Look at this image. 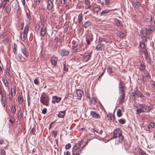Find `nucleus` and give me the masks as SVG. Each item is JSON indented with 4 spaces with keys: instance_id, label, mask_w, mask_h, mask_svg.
Returning <instances> with one entry per match:
<instances>
[{
    "instance_id": "nucleus-1",
    "label": "nucleus",
    "mask_w": 155,
    "mask_h": 155,
    "mask_svg": "<svg viewBox=\"0 0 155 155\" xmlns=\"http://www.w3.org/2000/svg\"><path fill=\"white\" fill-rule=\"evenodd\" d=\"M119 94L120 95L118 99V102L120 104H122L125 102V93L124 86L121 82L119 84Z\"/></svg>"
},
{
    "instance_id": "nucleus-2",
    "label": "nucleus",
    "mask_w": 155,
    "mask_h": 155,
    "mask_svg": "<svg viewBox=\"0 0 155 155\" xmlns=\"http://www.w3.org/2000/svg\"><path fill=\"white\" fill-rule=\"evenodd\" d=\"M40 101L44 105L46 106L49 105V98L46 94L44 92L42 93L40 97Z\"/></svg>"
},
{
    "instance_id": "nucleus-3",
    "label": "nucleus",
    "mask_w": 155,
    "mask_h": 155,
    "mask_svg": "<svg viewBox=\"0 0 155 155\" xmlns=\"http://www.w3.org/2000/svg\"><path fill=\"white\" fill-rule=\"evenodd\" d=\"M83 140H81L79 141L78 143H76L73 147L72 151H78V149H80L81 145L83 144Z\"/></svg>"
},
{
    "instance_id": "nucleus-4",
    "label": "nucleus",
    "mask_w": 155,
    "mask_h": 155,
    "mask_svg": "<svg viewBox=\"0 0 155 155\" xmlns=\"http://www.w3.org/2000/svg\"><path fill=\"white\" fill-rule=\"evenodd\" d=\"M53 0H48L47 2V8L49 11L50 12H52V8L53 7V3L52 1H53Z\"/></svg>"
},
{
    "instance_id": "nucleus-5",
    "label": "nucleus",
    "mask_w": 155,
    "mask_h": 155,
    "mask_svg": "<svg viewBox=\"0 0 155 155\" xmlns=\"http://www.w3.org/2000/svg\"><path fill=\"white\" fill-rule=\"evenodd\" d=\"M114 138L115 139V144L118 145L123 141L124 139V137L122 134H121Z\"/></svg>"
},
{
    "instance_id": "nucleus-6",
    "label": "nucleus",
    "mask_w": 155,
    "mask_h": 155,
    "mask_svg": "<svg viewBox=\"0 0 155 155\" xmlns=\"http://www.w3.org/2000/svg\"><path fill=\"white\" fill-rule=\"evenodd\" d=\"M113 137L114 138L122 134V132L120 129L117 128L114 130L113 132Z\"/></svg>"
},
{
    "instance_id": "nucleus-7",
    "label": "nucleus",
    "mask_w": 155,
    "mask_h": 155,
    "mask_svg": "<svg viewBox=\"0 0 155 155\" xmlns=\"http://www.w3.org/2000/svg\"><path fill=\"white\" fill-rule=\"evenodd\" d=\"M135 91L134 92V94L133 96H135L136 95L138 97H140L141 98H143L144 97V95L141 92L137 90V88L134 89Z\"/></svg>"
},
{
    "instance_id": "nucleus-8",
    "label": "nucleus",
    "mask_w": 155,
    "mask_h": 155,
    "mask_svg": "<svg viewBox=\"0 0 155 155\" xmlns=\"http://www.w3.org/2000/svg\"><path fill=\"white\" fill-rule=\"evenodd\" d=\"M59 53L62 56H67L69 54V52L65 49L61 50L59 51Z\"/></svg>"
},
{
    "instance_id": "nucleus-9",
    "label": "nucleus",
    "mask_w": 155,
    "mask_h": 155,
    "mask_svg": "<svg viewBox=\"0 0 155 155\" xmlns=\"http://www.w3.org/2000/svg\"><path fill=\"white\" fill-rule=\"evenodd\" d=\"M141 52H144L145 58L147 62L150 64H151V58L149 56L148 53L143 51H142Z\"/></svg>"
},
{
    "instance_id": "nucleus-10",
    "label": "nucleus",
    "mask_w": 155,
    "mask_h": 155,
    "mask_svg": "<svg viewBox=\"0 0 155 155\" xmlns=\"http://www.w3.org/2000/svg\"><path fill=\"white\" fill-rule=\"evenodd\" d=\"M77 98L78 99H81L82 95L83 94V91L80 89H78L76 91Z\"/></svg>"
},
{
    "instance_id": "nucleus-11",
    "label": "nucleus",
    "mask_w": 155,
    "mask_h": 155,
    "mask_svg": "<svg viewBox=\"0 0 155 155\" xmlns=\"http://www.w3.org/2000/svg\"><path fill=\"white\" fill-rule=\"evenodd\" d=\"M90 114L93 118L96 119H98L100 118V115L98 114H97L95 111H91Z\"/></svg>"
},
{
    "instance_id": "nucleus-12",
    "label": "nucleus",
    "mask_w": 155,
    "mask_h": 155,
    "mask_svg": "<svg viewBox=\"0 0 155 155\" xmlns=\"http://www.w3.org/2000/svg\"><path fill=\"white\" fill-rule=\"evenodd\" d=\"M61 97H57L56 96H54L52 97V102L54 104L55 103H58L61 101Z\"/></svg>"
},
{
    "instance_id": "nucleus-13",
    "label": "nucleus",
    "mask_w": 155,
    "mask_h": 155,
    "mask_svg": "<svg viewBox=\"0 0 155 155\" xmlns=\"http://www.w3.org/2000/svg\"><path fill=\"white\" fill-rule=\"evenodd\" d=\"M58 60V58L52 56L51 59V64L54 66H55L57 64Z\"/></svg>"
},
{
    "instance_id": "nucleus-14",
    "label": "nucleus",
    "mask_w": 155,
    "mask_h": 155,
    "mask_svg": "<svg viewBox=\"0 0 155 155\" xmlns=\"http://www.w3.org/2000/svg\"><path fill=\"white\" fill-rule=\"evenodd\" d=\"M132 3L133 5L135 7H138L140 4L137 0H132Z\"/></svg>"
},
{
    "instance_id": "nucleus-15",
    "label": "nucleus",
    "mask_w": 155,
    "mask_h": 155,
    "mask_svg": "<svg viewBox=\"0 0 155 155\" xmlns=\"http://www.w3.org/2000/svg\"><path fill=\"white\" fill-rule=\"evenodd\" d=\"M46 32V27H42L40 31V35L41 36H44Z\"/></svg>"
},
{
    "instance_id": "nucleus-16",
    "label": "nucleus",
    "mask_w": 155,
    "mask_h": 155,
    "mask_svg": "<svg viewBox=\"0 0 155 155\" xmlns=\"http://www.w3.org/2000/svg\"><path fill=\"white\" fill-rule=\"evenodd\" d=\"M91 56V54H90L85 56L83 59V61L85 62H87L90 58Z\"/></svg>"
},
{
    "instance_id": "nucleus-17",
    "label": "nucleus",
    "mask_w": 155,
    "mask_h": 155,
    "mask_svg": "<svg viewBox=\"0 0 155 155\" xmlns=\"http://www.w3.org/2000/svg\"><path fill=\"white\" fill-rule=\"evenodd\" d=\"M18 112V119H20L23 116V114L21 109H19L17 111Z\"/></svg>"
},
{
    "instance_id": "nucleus-18",
    "label": "nucleus",
    "mask_w": 155,
    "mask_h": 155,
    "mask_svg": "<svg viewBox=\"0 0 155 155\" xmlns=\"http://www.w3.org/2000/svg\"><path fill=\"white\" fill-rule=\"evenodd\" d=\"M96 48L98 50H102L104 49V45L102 44H98Z\"/></svg>"
},
{
    "instance_id": "nucleus-19",
    "label": "nucleus",
    "mask_w": 155,
    "mask_h": 155,
    "mask_svg": "<svg viewBox=\"0 0 155 155\" xmlns=\"http://www.w3.org/2000/svg\"><path fill=\"white\" fill-rule=\"evenodd\" d=\"M91 25V21H87L84 23V26L85 28H86L88 27H90Z\"/></svg>"
},
{
    "instance_id": "nucleus-20",
    "label": "nucleus",
    "mask_w": 155,
    "mask_h": 155,
    "mask_svg": "<svg viewBox=\"0 0 155 155\" xmlns=\"http://www.w3.org/2000/svg\"><path fill=\"white\" fill-rule=\"evenodd\" d=\"M144 109H145V111L147 112H150L153 108L150 106H147L145 104Z\"/></svg>"
},
{
    "instance_id": "nucleus-21",
    "label": "nucleus",
    "mask_w": 155,
    "mask_h": 155,
    "mask_svg": "<svg viewBox=\"0 0 155 155\" xmlns=\"http://www.w3.org/2000/svg\"><path fill=\"white\" fill-rule=\"evenodd\" d=\"M65 111L60 112L58 114V116L60 118H63L65 115Z\"/></svg>"
},
{
    "instance_id": "nucleus-22",
    "label": "nucleus",
    "mask_w": 155,
    "mask_h": 155,
    "mask_svg": "<svg viewBox=\"0 0 155 155\" xmlns=\"http://www.w3.org/2000/svg\"><path fill=\"white\" fill-rule=\"evenodd\" d=\"M107 71L109 74H111L113 72L112 68L110 66H108L107 68Z\"/></svg>"
},
{
    "instance_id": "nucleus-23",
    "label": "nucleus",
    "mask_w": 155,
    "mask_h": 155,
    "mask_svg": "<svg viewBox=\"0 0 155 155\" xmlns=\"http://www.w3.org/2000/svg\"><path fill=\"white\" fill-rule=\"evenodd\" d=\"M110 11L108 9H104L101 12L100 15L101 16L105 15V14L108 13Z\"/></svg>"
},
{
    "instance_id": "nucleus-24",
    "label": "nucleus",
    "mask_w": 155,
    "mask_h": 155,
    "mask_svg": "<svg viewBox=\"0 0 155 155\" xmlns=\"http://www.w3.org/2000/svg\"><path fill=\"white\" fill-rule=\"evenodd\" d=\"M28 31V25H26L23 31V34L27 35Z\"/></svg>"
},
{
    "instance_id": "nucleus-25",
    "label": "nucleus",
    "mask_w": 155,
    "mask_h": 155,
    "mask_svg": "<svg viewBox=\"0 0 155 155\" xmlns=\"http://www.w3.org/2000/svg\"><path fill=\"white\" fill-rule=\"evenodd\" d=\"M2 103L3 107H5V104H6V101H5V97H4L3 95H2Z\"/></svg>"
},
{
    "instance_id": "nucleus-26",
    "label": "nucleus",
    "mask_w": 155,
    "mask_h": 155,
    "mask_svg": "<svg viewBox=\"0 0 155 155\" xmlns=\"http://www.w3.org/2000/svg\"><path fill=\"white\" fill-rule=\"evenodd\" d=\"M16 91L15 88H12L11 90V97L10 99L13 96H14L15 94Z\"/></svg>"
},
{
    "instance_id": "nucleus-27",
    "label": "nucleus",
    "mask_w": 155,
    "mask_h": 155,
    "mask_svg": "<svg viewBox=\"0 0 155 155\" xmlns=\"http://www.w3.org/2000/svg\"><path fill=\"white\" fill-rule=\"evenodd\" d=\"M146 30L147 33V34H151V32L155 30V28H152V29H149L148 28H145Z\"/></svg>"
},
{
    "instance_id": "nucleus-28",
    "label": "nucleus",
    "mask_w": 155,
    "mask_h": 155,
    "mask_svg": "<svg viewBox=\"0 0 155 155\" xmlns=\"http://www.w3.org/2000/svg\"><path fill=\"white\" fill-rule=\"evenodd\" d=\"M145 68L144 63H141L139 67V69L140 71H143L145 69Z\"/></svg>"
},
{
    "instance_id": "nucleus-29",
    "label": "nucleus",
    "mask_w": 155,
    "mask_h": 155,
    "mask_svg": "<svg viewBox=\"0 0 155 155\" xmlns=\"http://www.w3.org/2000/svg\"><path fill=\"white\" fill-rule=\"evenodd\" d=\"M139 46L142 49H144L145 48V44L144 42L140 41Z\"/></svg>"
},
{
    "instance_id": "nucleus-30",
    "label": "nucleus",
    "mask_w": 155,
    "mask_h": 155,
    "mask_svg": "<svg viewBox=\"0 0 155 155\" xmlns=\"http://www.w3.org/2000/svg\"><path fill=\"white\" fill-rule=\"evenodd\" d=\"M21 51L25 56L26 57L28 56V55L26 53V48H22L21 49Z\"/></svg>"
},
{
    "instance_id": "nucleus-31",
    "label": "nucleus",
    "mask_w": 155,
    "mask_h": 155,
    "mask_svg": "<svg viewBox=\"0 0 155 155\" xmlns=\"http://www.w3.org/2000/svg\"><path fill=\"white\" fill-rule=\"evenodd\" d=\"M18 100L19 104H22L23 101V99L22 97H21L20 95H19L18 97Z\"/></svg>"
},
{
    "instance_id": "nucleus-32",
    "label": "nucleus",
    "mask_w": 155,
    "mask_h": 155,
    "mask_svg": "<svg viewBox=\"0 0 155 155\" xmlns=\"http://www.w3.org/2000/svg\"><path fill=\"white\" fill-rule=\"evenodd\" d=\"M141 35H147V33L146 30L145 28H143L141 31Z\"/></svg>"
},
{
    "instance_id": "nucleus-33",
    "label": "nucleus",
    "mask_w": 155,
    "mask_h": 155,
    "mask_svg": "<svg viewBox=\"0 0 155 155\" xmlns=\"http://www.w3.org/2000/svg\"><path fill=\"white\" fill-rule=\"evenodd\" d=\"M145 105L144 104H138L137 107L139 108V109H142L144 108Z\"/></svg>"
},
{
    "instance_id": "nucleus-34",
    "label": "nucleus",
    "mask_w": 155,
    "mask_h": 155,
    "mask_svg": "<svg viewBox=\"0 0 155 155\" xmlns=\"http://www.w3.org/2000/svg\"><path fill=\"white\" fill-rule=\"evenodd\" d=\"M81 150H79L78 151H72L73 155H79V153H81Z\"/></svg>"
},
{
    "instance_id": "nucleus-35",
    "label": "nucleus",
    "mask_w": 155,
    "mask_h": 155,
    "mask_svg": "<svg viewBox=\"0 0 155 155\" xmlns=\"http://www.w3.org/2000/svg\"><path fill=\"white\" fill-rule=\"evenodd\" d=\"M27 35H26L25 34H21L20 35V38L21 41H24L25 40V38L26 37Z\"/></svg>"
},
{
    "instance_id": "nucleus-36",
    "label": "nucleus",
    "mask_w": 155,
    "mask_h": 155,
    "mask_svg": "<svg viewBox=\"0 0 155 155\" xmlns=\"http://www.w3.org/2000/svg\"><path fill=\"white\" fill-rule=\"evenodd\" d=\"M145 21L147 22H150L152 21V17L151 16H148L147 17Z\"/></svg>"
},
{
    "instance_id": "nucleus-37",
    "label": "nucleus",
    "mask_w": 155,
    "mask_h": 155,
    "mask_svg": "<svg viewBox=\"0 0 155 155\" xmlns=\"http://www.w3.org/2000/svg\"><path fill=\"white\" fill-rule=\"evenodd\" d=\"M107 116L109 118L111 121H113L114 120V117L112 114H109L107 115Z\"/></svg>"
},
{
    "instance_id": "nucleus-38",
    "label": "nucleus",
    "mask_w": 155,
    "mask_h": 155,
    "mask_svg": "<svg viewBox=\"0 0 155 155\" xmlns=\"http://www.w3.org/2000/svg\"><path fill=\"white\" fill-rule=\"evenodd\" d=\"M138 152L139 155H148L145 152L142 150H140Z\"/></svg>"
},
{
    "instance_id": "nucleus-39",
    "label": "nucleus",
    "mask_w": 155,
    "mask_h": 155,
    "mask_svg": "<svg viewBox=\"0 0 155 155\" xmlns=\"http://www.w3.org/2000/svg\"><path fill=\"white\" fill-rule=\"evenodd\" d=\"M83 17V15L81 13H80L78 16V20L79 24L81 22Z\"/></svg>"
},
{
    "instance_id": "nucleus-40",
    "label": "nucleus",
    "mask_w": 155,
    "mask_h": 155,
    "mask_svg": "<svg viewBox=\"0 0 155 155\" xmlns=\"http://www.w3.org/2000/svg\"><path fill=\"white\" fill-rule=\"evenodd\" d=\"M122 113L120 109H119L117 110V115L118 117H120L122 115Z\"/></svg>"
},
{
    "instance_id": "nucleus-41",
    "label": "nucleus",
    "mask_w": 155,
    "mask_h": 155,
    "mask_svg": "<svg viewBox=\"0 0 155 155\" xmlns=\"http://www.w3.org/2000/svg\"><path fill=\"white\" fill-rule=\"evenodd\" d=\"M144 74L145 75V76L149 78H150V76L149 75V74L147 71H146L144 72Z\"/></svg>"
},
{
    "instance_id": "nucleus-42",
    "label": "nucleus",
    "mask_w": 155,
    "mask_h": 155,
    "mask_svg": "<svg viewBox=\"0 0 155 155\" xmlns=\"http://www.w3.org/2000/svg\"><path fill=\"white\" fill-rule=\"evenodd\" d=\"M114 23L117 26H120L121 24L119 20H116L114 21Z\"/></svg>"
},
{
    "instance_id": "nucleus-43",
    "label": "nucleus",
    "mask_w": 155,
    "mask_h": 155,
    "mask_svg": "<svg viewBox=\"0 0 155 155\" xmlns=\"http://www.w3.org/2000/svg\"><path fill=\"white\" fill-rule=\"evenodd\" d=\"M102 41L105 42L106 43H110L111 42L109 38H104L103 39Z\"/></svg>"
},
{
    "instance_id": "nucleus-44",
    "label": "nucleus",
    "mask_w": 155,
    "mask_h": 155,
    "mask_svg": "<svg viewBox=\"0 0 155 155\" xmlns=\"http://www.w3.org/2000/svg\"><path fill=\"white\" fill-rule=\"evenodd\" d=\"M110 0H105V4L106 6L109 7L110 5Z\"/></svg>"
},
{
    "instance_id": "nucleus-45",
    "label": "nucleus",
    "mask_w": 155,
    "mask_h": 155,
    "mask_svg": "<svg viewBox=\"0 0 155 155\" xmlns=\"http://www.w3.org/2000/svg\"><path fill=\"white\" fill-rule=\"evenodd\" d=\"M3 83L5 84V87H8V83L7 81V80L5 79V78L3 79Z\"/></svg>"
},
{
    "instance_id": "nucleus-46",
    "label": "nucleus",
    "mask_w": 155,
    "mask_h": 155,
    "mask_svg": "<svg viewBox=\"0 0 155 155\" xmlns=\"http://www.w3.org/2000/svg\"><path fill=\"white\" fill-rule=\"evenodd\" d=\"M12 113L14 114L16 111V109L15 106H12L11 108Z\"/></svg>"
},
{
    "instance_id": "nucleus-47",
    "label": "nucleus",
    "mask_w": 155,
    "mask_h": 155,
    "mask_svg": "<svg viewBox=\"0 0 155 155\" xmlns=\"http://www.w3.org/2000/svg\"><path fill=\"white\" fill-rule=\"evenodd\" d=\"M17 46L14 43V48L13 49V52L14 54H16L17 53Z\"/></svg>"
},
{
    "instance_id": "nucleus-48",
    "label": "nucleus",
    "mask_w": 155,
    "mask_h": 155,
    "mask_svg": "<svg viewBox=\"0 0 155 155\" xmlns=\"http://www.w3.org/2000/svg\"><path fill=\"white\" fill-rule=\"evenodd\" d=\"M100 8L98 7H95L94 8V11L95 12H96L97 13L99 12L100 11Z\"/></svg>"
},
{
    "instance_id": "nucleus-49",
    "label": "nucleus",
    "mask_w": 155,
    "mask_h": 155,
    "mask_svg": "<svg viewBox=\"0 0 155 155\" xmlns=\"http://www.w3.org/2000/svg\"><path fill=\"white\" fill-rule=\"evenodd\" d=\"M144 129L147 131H149L150 130V127L149 126V125H145L144 126Z\"/></svg>"
},
{
    "instance_id": "nucleus-50",
    "label": "nucleus",
    "mask_w": 155,
    "mask_h": 155,
    "mask_svg": "<svg viewBox=\"0 0 155 155\" xmlns=\"http://www.w3.org/2000/svg\"><path fill=\"white\" fill-rule=\"evenodd\" d=\"M34 84H36V85H38L39 84V79L37 78H36L34 80Z\"/></svg>"
},
{
    "instance_id": "nucleus-51",
    "label": "nucleus",
    "mask_w": 155,
    "mask_h": 155,
    "mask_svg": "<svg viewBox=\"0 0 155 155\" xmlns=\"http://www.w3.org/2000/svg\"><path fill=\"white\" fill-rule=\"evenodd\" d=\"M119 123L121 124H123L126 122V120L124 119H121L119 120Z\"/></svg>"
},
{
    "instance_id": "nucleus-52",
    "label": "nucleus",
    "mask_w": 155,
    "mask_h": 155,
    "mask_svg": "<svg viewBox=\"0 0 155 155\" xmlns=\"http://www.w3.org/2000/svg\"><path fill=\"white\" fill-rule=\"evenodd\" d=\"M136 111L137 112L138 114H140L141 113L144 112H145L142 109L139 108L137 109Z\"/></svg>"
},
{
    "instance_id": "nucleus-53",
    "label": "nucleus",
    "mask_w": 155,
    "mask_h": 155,
    "mask_svg": "<svg viewBox=\"0 0 155 155\" xmlns=\"http://www.w3.org/2000/svg\"><path fill=\"white\" fill-rule=\"evenodd\" d=\"M71 145L70 143H68L65 145V149H69L71 147Z\"/></svg>"
},
{
    "instance_id": "nucleus-54",
    "label": "nucleus",
    "mask_w": 155,
    "mask_h": 155,
    "mask_svg": "<svg viewBox=\"0 0 155 155\" xmlns=\"http://www.w3.org/2000/svg\"><path fill=\"white\" fill-rule=\"evenodd\" d=\"M119 35L120 37L121 38H124L125 37V35L124 34L121 32H119Z\"/></svg>"
},
{
    "instance_id": "nucleus-55",
    "label": "nucleus",
    "mask_w": 155,
    "mask_h": 155,
    "mask_svg": "<svg viewBox=\"0 0 155 155\" xmlns=\"http://www.w3.org/2000/svg\"><path fill=\"white\" fill-rule=\"evenodd\" d=\"M6 74L8 76H9L10 75V70L9 69H7L5 71Z\"/></svg>"
},
{
    "instance_id": "nucleus-56",
    "label": "nucleus",
    "mask_w": 155,
    "mask_h": 155,
    "mask_svg": "<svg viewBox=\"0 0 155 155\" xmlns=\"http://www.w3.org/2000/svg\"><path fill=\"white\" fill-rule=\"evenodd\" d=\"M146 35H141V37L142 39L146 41H147V37L146 36Z\"/></svg>"
},
{
    "instance_id": "nucleus-57",
    "label": "nucleus",
    "mask_w": 155,
    "mask_h": 155,
    "mask_svg": "<svg viewBox=\"0 0 155 155\" xmlns=\"http://www.w3.org/2000/svg\"><path fill=\"white\" fill-rule=\"evenodd\" d=\"M64 155H70V152L66 150L64 153Z\"/></svg>"
},
{
    "instance_id": "nucleus-58",
    "label": "nucleus",
    "mask_w": 155,
    "mask_h": 155,
    "mask_svg": "<svg viewBox=\"0 0 155 155\" xmlns=\"http://www.w3.org/2000/svg\"><path fill=\"white\" fill-rule=\"evenodd\" d=\"M41 0H35V4L36 5H38L40 3V1Z\"/></svg>"
},
{
    "instance_id": "nucleus-59",
    "label": "nucleus",
    "mask_w": 155,
    "mask_h": 155,
    "mask_svg": "<svg viewBox=\"0 0 155 155\" xmlns=\"http://www.w3.org/2000/svg\"><path fill=\"white\" fill-rule=\"evenodd\" d=\"M47 109L46 108H44L42 111V113L44 114H45L47 112Z\"/></svg>"
},
{
    "instance_id": "nucleus-60",
    "label": "nucleus",
    "mask_w": 155,
    "mask_h": 155,
    "mask_svg": "<svg viewBox=\"0 0 155 155\" xmlns=\"http://www.w3.org/2000/svg\"><path fill=\"white\" fill-rule=\"evenodd\" d=\"M54 42H59V40L58 38L57 37H56L54 39Z\"/></svg>"
},
{
    "instance_id": "nucleus-61",
    "label": "nucleus",
    "mask_w": 155,
    "mask_h": 155,
    "mask_svg": "<svg viewBox=\"0 0 155 155\" xmlns=\"http://www.w3.org/2000/svg\"><path fill=\"white\" fill-rule=\"evenodd\" d=\"M147 27L148 29H152V28H154L153 27V25L152 24H151L150 25H149L147 26Z\"/></svg>"
},
{
    "instance_id": "nucleus-62",
    "label": "nucleus",
    "mask_w": 155,
    "mask_h": 155,
    "mask_svg": "<svg viewBox=\"0 0 155 155\" xmlns=\"http://www.w3.org/2000/svg\"><path fill=\"white\" fill-rule=\"evenodd\" d=\"M57 132H55L54 131H53V132H52V136L53 135H54V138H55L56 136H57Z\"/></svg>"
},
{
    "instance_id": "nucleus-63",
    "label": "nucleus",
    "mask_w": 155,
    "mask_h": 155,
    "mask_svg": "<svg viewBox=\"0 0 155 155\" xmlns=\"http://www.w3.org/2000/svg\"><path fill=\"white\" fill-rule=\"evenodd\" d=\"M9 41V38H5V39L3 41V42L5 44L7 43Z\"/></svg>"
},
{
    "instance_id": "nucleus-64",
    "label": "nucleus",
    "mask_w": 155,
    "mask_h": 155,
    "mask_svg": "<svg viewBox=\"0 0 155 155\" xmlns=\"http://www.w3.org/2000/svg\"><path fill=\"white\" fill-rule=\"evenodd\" d=\"M1 154L2 155H5V151L3 150H1Z\"/></svg>"
}]
</instances>
